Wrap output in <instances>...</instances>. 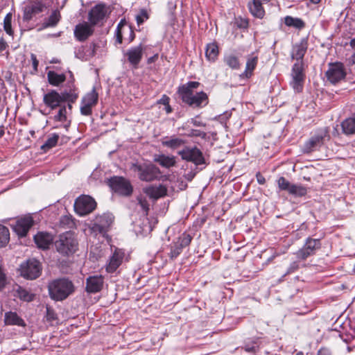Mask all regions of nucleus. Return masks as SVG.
Here are the masks:
<instances>
[{
	"instance_id": "obj_1",
	"label": "nucleus",
	"mask_w": 355,
	"mask_h": 355,
	"mask_svg": "<svg viewBox=\"0 0 355 355\" xmlns=\"http://www.w3.org/2000/svg\"><path fill=\"white\" fill-rule=\"evenodd\" d=\"M48 290L49 296L52 300L62 301L74 293L75 286L69 279L62 277L49 282Z\"/></svg>"
},
{
	"instance_id": "obj_2",
	"label": "nucleus",
	"mask_w": 355,
	"mask_h": 355,
	"mask_svg": "<svg viewBox=\"0 0 355 355\" xmlns=\"http://www.w3.org/2000/svg\"><path fill=\"white\" fill-rule=\"evenodd\" d=\"M131 169L137 173L138 178L143 182H153L159 180L161 171L153 164H132Z\"/></svg>"
},
{
	"instance_id": "obj_3",
	"label": "nucleus",
	"mask_w": 355,
	"mask_h": 355,
	"mask_svg": "<svg viewBox=\"0 0 355 355\" xmlns=\"http://www.w3.org/2000/svg\"><path fill=\"white\" fill-rule=\"evenodd\" d=\"M55 246L60 254L69 255L77 250L78 242L72 232H66L59 236L55 241Z\"/></svg>"
},
{
	"instance_id": "obj_4",
	"label": "nucleus",
	"mask_w": 355,
	"mask_h": 355,
	"mask_svg": "<svg viewBox=\"0 0 355 355\" xmlns=\"http://www.w3.org/2000/svg\"><path fill=\"white\" fill-rule=\"evenodd\" d=\"M328 129L324 128L320 129L304 143L302 151L304 153H310L313 151L318 150L324 143L325 140L329 139Z\"/></svg>"
},
{
	"instance_id": "obj_5",
	"label": "nucleus",
	"mask_w": 355,
	"mask_h": 355,
	"mask_svg": "<svg viewBox=\"0 0 355 355\" xmlns=\"http://www.w3.org/2000/svg\"><path fill=\"white\" fill-rule=\"evenodd\" d=\"M180 96L184 103L194 108L203 107L209 103L208 96L204 92L196 93L186 92L184 94Z\"/></svg>"
},
{
	"instance_id": "obj_6",
	"label": "nucleus",
	"mask_w": 355,
	"mask_h": 355,
	"mask_svg": "<svg viewBox=\"0 0 355 355\" xmlns=\"http://www.w3.org/2000/svg\"><path fill=\"white\" fill-rule=\"evenodd\" d=\"M280 191H286L294 197H303L307 193V188L300 184H291L284 177H280L277 181Z\"/></svg>"
},
{
	"instance_id": "obj_7",
	"label": "nucleus",
	"mask_w": 355,
	"mask_h": 355,
	"mask_svg": "<svg viewBox=\"0 0 355 355\" xmlns=\"http://www.w3.org/2000/svg\"><path fill=\"white\" fill-rule=\"evenodd\" d=\"M96 207V202L89 196H81L78 197L74 203V209L80 216H85L92 212Z\"/></svg>"
},
{
	"instance_id": "obj_8",
	"label": "nucleus",
	"mask_w": 355,
	"mask_h": 355,
	"mask_svg": "<svg viewBox=\"0 0 355 355\" xmlns=\"http://www.w3.org/2000/svg\"><path fill=\"white\" fill-rule=\"evenodd\" d=\"M320 248L321 243L319 239L309 237L306 239L302 248L296 252L297 258L306 260L309 257L314 255Z\"/></svg>"
},
{
	"instance_id": "obj_9",
	"label": "nucleus",
	"mask_w": 355,
	"mask_h": 355,
	"mask_svg": "<svg viewBox=\"0 0 355 355\" xmlns=\"http://www.w3.org/2000/svg\"><path fill=\"white\" fill-rule=\"evenodd\" d=\"M42 268L40 262L36 259H29L21 265L20 274L26 279H35L41 272Z\"/></svg>"
},
{
	"instance_id": "obj_10",
	"label": "nucleus",
	"mask_w": 355,
	"mask_h": 355,
	"mask_svg": "<svg viewBox=\"0 0 355 355\" xmlns=\"http://www.w3.org/2000/svg\"><path fill=\"white\" fill-rule=\"evenodd\" d=\"M291 85L295 92H301L304 82V73L302 62L295 63L291 71Z\"/></svg>"
},
{
	"instance_id": "obj_11",
	"label": "nucleus",
	"mask_w": 355,
	"mask_h": 355,
	"mask_svg": "<svg viewBox=\"0 0 355 355\" xmlns=\"http://www.w3.org/2000/svg\"><path fill=\"white\" fill-rule=\"evenodd\" d=\"M112 189L121 196H128L132 193V187L129 180L123 177H114L110 180Z\"/></svg>"
},
{
	"instance_id": "obj_12",
	"label": "nucleus",
	"mask_w": 355,
	"mask_h": 355,
	"mask_svg": "<svg viewBox=\"0 0 355 355\" xmlns=\"http://www.w3.org/2000/svg\"><path fill=\"white\" fill-rule=\"evenodd\" d=\"M114 218V216L110 213L96 216L94 220L92 230L101 234L106 233L112 225Z\"/></svg>"
},
{
	"instance_id": "obj_13",
	"label": "nucleus",
	"mask_w": 355,
	"mask_h": 355,
	"mask_svg": "<svg viewBox=\"0 0 355 355\" xmlns=\"http://www.w3.org/2000/svg\"><path fill=\"white\" fill-rule=\"evenodd\" d=\"M178 154L181 156L182 159L191 162L196 165L205 163V159L202 152L196 147H186L183 150H180Z\"/></svg>"
},
{
	"instance_id": "obj_14",
	"label": "nucleus",
	"mask_w": 355,
	"mask_h": 355,
	"mask_svg": "<svg viewBox=\"0 0 355 355\" xmlns=\"http://www.w3.org/2000/svg\"><path fill=\"white\" fill-rule=\"evenodd\" d=\"M326 76L328 80L332 84H336L343 80L346 76L343 64L338 62L331 64L326 72Z\"/></svg>"
},
{
	"instance_id": "obj_15",
	"label": "nucleus",
	"mask_w": 355,
	"mask_h": 355,
	"mask_svg": "<svg viewBox=\"0 0 355 355\" xmlns=\"http://www.w3.org/2000/svg\"><path fill=\"white\" fill-rule=\"evenodd\" d=\"M107 15V8L103 4H98L93 7L89 12L88 19L93 26L98 24Z\"/></svg>"
},
{
	"instance_id": "obj_16",
	"label": "nucleus",
	"mask_w": 355,
	"mask_h": 355,
	"mask_svg": "<svg viewBox=\"0 0 355 355\" xmlns=\"http://www.w3.org/2000/svg\"><path fill=\"white\" fill-rule=\"evenodd\" d=\"M33 225V220L31 216H26L18 219L13 225V230L21 237L25 236Z\"/></svg>"
},
{
	"instance_id": "obj_17",
	"label": "nucleus",
	"mask_w": 355,
	"mask_h": 355,
	"mask_svg": "<svg viewBox=\"0 0 355 355\" xmlns=\"http://www.w3.org/2000/svg\"><path fill=\"white\" fill-rule=\"evenodd\" d=\"M93 26V25L88 24L87 22L77 24L74 29V35L76 38L80 42L86 40L94 33V30Z\"/></svg>"
},
{
	"instance_id": "obj_18",
	"label": "nucleus",
	"mask_w": 355,
	"mask_h": 355,
	"mask_svg": "<svg viewBox=\"0 0 355 355\" xmlns=\"http://www.w3.org/2000/svg\"><path fill=\"white\" fill-rule=\"evenodd\" d=\"M143 191L150 198L157 200L167 195V187L163 184L150 185L143 189Z\"/></svg>"
},
{
	"instance_id": "obj_19",
	"label": "nucleus",
	"mask_w": 355,
	"mask_h": 355,
	"mask_svg": "<svg viewBox=\"0 0 355 355\" xmlns=\"http://www.w3.org/2000/svg\"><path fill=\"white\" fill-rule=\"evenodd\" d=\"M144 48L141 44L137 46L132 47L128 50L125 53V55L128 57L129 62L135 67L137 68L139 63L140 62Z\"/></svg>"
},
{
	"instance_id": "obj_20",
	"label": "nucleus",
	"mask_w": 355,
	"mask_h": 355,
	"mask_svg": "<svg viewBox=\"0 0 355 355\" xmlns=\"http://www.w3.org/2000/svg\"><path fill=\"white\" fill-rule=\"evenodd\" d=\"M103 286V278L101 275L90 276L86 280V291L96 293L101 291Z\"/></svg>"
},
{
	"instance_id": "obj_21",
	"label": "nucleus",
	"mask_w": 355,
	"mask_h": 355,
	"mask_svg": "<svg viewBox=\"0 0 355 355\" xmlns=\"http://www.w3.org/2000/svg\"><path fill=\"white\" fill-rule=\"evenodd\" d=\"M124 257V252L119 249H116L110 257L106 270L108 272H114L121 264Z\"/></svg>"
},
{
	"instance_id": "obj_22",
	"label": "nucleus",
	"mask_w": 355,
	"mask_h": 355,
	"mask_svg": "<svg viewBox=\"0 0 355 355\" xmlns=\"http://www.w3.org/2000/svg\"><path fill=\"white\" fill-rule=\"evenodd\" d=\"M308 48L307 40L303 38L299 43H296L293 46L291 51L292 59L297 60H302Z\"/></svg>"
},
{
	"instance_id": "obj_23",
	"label": "nucleus",
	"mask_w": 355,
	"mask_h": 355,
	"mask_svg": "<svg viewBox=\"0 0 355 355\" xmlns=\"http://www.w3.org/2000/svg\"><path fill=\"white\" fill-rule=\"evenodd\" d=\"M62 96L57 92L52 90L44 96L43 101L46 105L54 110L59 107L62 103Z\"/></svg>"
},
{
	"instance_id": "obj_24",
	"label": "nucleus",
	"mask_w": 355,
	"mask_h": 355,
	"mask_svg": "<svg viewBox=\"0 0 355 355\" xmlns=\"http://www.w3.org/2000/svg\"><path fill=\"white\" fill-rule=\"evenodd\" d=\"M35 244L39 248L48 249L53 241V236L47 232H38L34 236Z\"/></svg>"
},
{
	"instance_id": "obj_25",
	"label": "nucleus",
	"mask_w": 355,
	"mask_h": 355,
	"mask_svg": "<svg viewBox=\"0 0 355 355\" xmlns=\"http://www.w3.org/2000/svg\"><path fill=\"white\" fill-rule=\"evenodd\" d=\"M270 1V0H253L252 3H249L248 7L251 14L257 18L262 19L265 15V11L262 5Z\"/></svg>"
},
{
	"instance_id": "obj_26",
	"label": "nucleus",
	"mask_w": 355,
	"mask_h": 355,
	"mask_svg": "<svg viewBox=\"0 0 355 355\" xmlns=\"http://www.w3.org/2000/svg\"><path fill=\"white\" fill-rule=\"evenodd\" d=\"M44 6L41 2H35L28 6H26L24 10V18L30 20L34 15H36L43 11Z\"/></svg>"
},
{
	"instance_id": "obj_27",
	"label": "nucleus",
	"mask_w": 355,
	"mask_h": 355,
	"mask_svg": "<svg viewBox=\"0 0 355 355\" xmlns=\"http://www.w3.org/2000/svg\"><path fill=\"white\" fill-rule=\"evenodd\" d=\"M153 160L165 168L174 166L176 164L175 157L174 156L165 155L164 154L155 155Z\"/></svg>"
},
{
	"instance_id": "obj_28",
	"label": "nucleus",
	"mask_w": 355,
	"mask_h": 355,
	"mask_svg": "<svg viewBox=\"0 0 355 355\" xmlns=\"http://www.w3.org/2000/svg\"><path fill=\"white\" fill-rule=\"evenodd\" d=\"M342 130L345 135L355 134V113L344 120L341 123Z\"/></svg>"
},
{
	"instance_id": "obj_29",
	"label": "nucleus",
	"mask_w": 355,
	"mask_h": 355,
	"mask_svg": "<svg viewBox=\"0 0 355 355\" xmlns=\"http://www.w3.org/2000/svg\"><path fill=\"white\" fill-rule=\"evenodd\" d=\"M5 323L8 325H17L21 327L25 326L24 321L18 316L16 313L8 312L5 314Z\"/></svg>"
},
{
	"instance_id": "obj_30",
	"label": "nucleus",
	"mask_w": 355,
	"mask_h": 355,
	"mask_svg": "<svg viewBox=\"0 0 355 355\" xmlns=\"http://www.w3.org/2000/svg\"><path fill=\"white\" fill-rule=\"evenodd\" d=\"M258 62V58L257 56L249 55L247 58V62L245 71L241 74L242 77L250 78L252 71L255 69Z\"/></svg>"
},
{
	"instance_id": "obj_31",
	"label": "nucleus",
	"mask_w": 355,
	"mask_h": 355,
	"mask_svg": "<svg viewBox=\"0 0 355 355\" xmlns=\"http://www.w3.org/2000/svg\"><path fill=\"white\" fill-rule=\"evenodd\" d=\"M49 83L53 86H58L66 80V76L63 73H57L53 71H49L47 73Z\"/></svg>"
},
{
	"instance_id": "obj_32",
	"label": "nucleus",
	"mask_w": 355,
	"mask_h": 355,
	"mask_svg": "<svg viewBox=\"0 0 355 355\" xmlns=\"http://www.w3.org/2000/svg\"><path fill=\"white\" fill-rule=\"evenodd\" d=\"M60 11L58 10H53L51 15L43 23V26L44 28L55 26L60 21Z\"/></svg>"
},
{
	"instance_id": "obj_33",
	"label": "nucleus",
	"mask_w": 355,
	"mask_h": 355,
	"mask_svg": "<svg viewBox=\"0 0 355 355\" xmlns=\"http://www.w3.org/2000/svg\"><path fill=\"white\" fill-rule=\"evenodd\" d=\"M207 58L210 61H215L218 55V47L216 44H207L205 51Z\"/></svg>"
},
{
	"instance_id": "obj_34",
	"label": "nucleus",
	"mask_w": 355,
	"mask_h": 355,
	"mask_svg": "<svg viewBox=\"0 0 355 355\" xmlns=\"http://www.w3.org/2000/svg\"><path fill=\"white\" fill-rule=\"evenodd\" d=\"M98 101V94L94 89L87 94L82 99L83 103L94 107Z\"/></svg>"
},
{
	"instance_id": "obj_35",
	"label": "nucleus",
	"mask_w": 355,
	"mask_h": 355,
	"mask_svg": "<svg viewBox=\"0 0 355 355\" xmlns=\"http://www.w3.org/2000/svg\"><path fill=\"white\" fill-rule=\"evenodd\" d=\"M184 144V141L178 137H171L168 139L162 141V144L164 146L175 149L182 146Z\"/></svg>"
},
{
	"instance_id": "obj_36",
	"label": "nucleus",
	"mask_w": 355,
	"mask_h": 355,
	"mask_svg": "<svg viewBox=\"0 0 355 355\" xmlns=\"http://www.w3.org/2000/svg\"><path fill=\"white\" fill-rule=\"evenodd\" d=\"M225 63L232 69H238L240 68V62L239 58L234 55H227L224 57Z\"/></svg>"
},
{
	"instance_id": "obj_37",
	"label": "nucleus",
	"mask_w": 355,
	"mask_h": 355,
	"mask_svg": "<svg viewBox=\"0 0 355 355\" xmlns=\"http://www.w3.org/2000/svg\"><path fill=\"white\" fill-rule=\"evenodd\" d=\"M284 22L286 26L297 28H302L304 26V23L302 19L291 16H286L284 19Z\"/></svg>"
},
{
	"instance_id": "obj_38",
	"label": "nucleus",
	"mask_w": 355,
	"mask_h": 355,
	"mask_svg": "<svg viewBox=\"0 0 355 355\" xmlns=\"http://www.w3.org/2000/svg\"><path fill=\"white\" fill-rule=\"evenodd\" d=\"M200 85V83L196 81H190L187 84L182 85L179 87L178 93L180 95L184 94V92L189 93L193 92V89H196Z\"/></svg>"
},
{
	"instance_id": "obj_39",
	"label": "nucleus",
	"mask_w": 355,
	"mask_h": 355,
	"mask_svg": "<svg viewBox=\"0 0 355 355\" xmlns=\"http://www.w3.org/2000/svg\"><path fill=\"white\" fill-rule=\"evenodd\" d=\"M10 240V232L8 229L0 225V248L4 247Z\"/></svg>"
},
{
	"instance_id": "obj_40",
	"label": "nucleus",
	"mask_w": 355,
	"mask_h": 355,
	"mask_svg": "<svg viewBox=\"0 0 355 355\" xmlns=\"http://www.w3.org/2000/svg\"><path fill=\"white\" fill-rule=\"evenodd\" d=\"M17 296L22 300L31 302L33 300L34 295L26 289L19 287L17 290Z\"/></svg>"
},
{
	"instance_id": "obj_41",
	"label": "nucleus",
	"mask_w": 355,
	"mask_h": 355,
	"mask_svg": "<svg viewBox=\"0 0 355 355\" xmlns=\"http://www.w3.org/2000/svg\"><path fill=\"white\" fill-rule=\"evenodd\" d=\"M59 139V136L57 134H53L51 137L48 138L45 143L42 145V148L44 150L46 149H50L58 143Z\"/></svg>"
},
{
	"instance_id": "obj_42",
	"label": "nucleus",
	"mask_w": 355,
	"mask_h": 355,
	"mask_svg": "<svg viewBox=\"0 0 355 355\" xmlns=\"http://www.w3.org/2000/svg\"><path fill=\"white\" fill-rule=\"evenodd\" d=\"M62 96V103L68 101L69 103H73L78 98V95L73 92H62L60 94Z\"/></svg>"
},
{
	"instance_id": "obj_43",
	"label": "nucleus",
	"mask_w": 355,
	"mask_h": 355,
	"mask_svg": "<svg viewBox=\"0 0 355 355\" xmlns=\"http://www.w3.org/2000/svg\"><path fill=\"white\" fill-rule=\"evenodd\" d=\"M67 109L65 106L60 107L58 112L54 116V120L57 121H67Z\"/></svg>"
},
{
	"instance_id": "obj_44",
	"label": "nucleus",
	"mask_w": 355,
	"mask_h": 355,
	"mask_svg": "<svg viewBox=\"0 0 355 355\" xmlns=\"http://www.w3.org/2000/svg\"><path fill=\"white\" fill-rule=\"evenodd\" d=\"M12 16L10 14H7L3 20V28L5 31L9 35H12L13 32L11 26Z\"/></svg>"
},
{
	"instance_id": "obj_45",
	"label": "nucleus",
	"mask_w": 355,
	"mask_h": 355,
	"mask_svg": "<svg viewBox=\"0 0 355 355\" xmlns=\"http://www.w3.org/2000/svg\"><path fill=\"white\" fill-rule=\"evenodd\" d=\"M192 237L189 234H183L177 241L182 248L188 246L191 241Z\"/></svg>"
},
{
	"instance_id": "obj_46",
	"label": "nucleus",
	"mask_w": 355,
	"mask_h": 355,
	"mask_svg": "<svg viewBox=\"0 0 355 355\" xmlns=\"http://www.w3.org/2000/svg\"><path fill=\"white\" fill-rule=\"evenodd\" d=\"M183 248H182L178 242H175L173 245L171 247L170 257L171 259L176 258L182 250Z\"/></svg>"
},
{
	"instance_id": "obj_47",
	"label": "nucleus",
	"mask_w": 355,
	"mask_h": 355,
	"mask_svg": "<svg viewBox=\"0 0 355 355\" xmlns=\"http://www.w3.org/2000/svg\"><path fill=\"white\" fill-rule=\"evenodd\" d=\"M148 14L146 10L141 9L139 13L136 16V21L137 24L139 26L143 24L145 20L148 19Z\"/></svg>"
},
{
	"instance_id": "obj_48",
	"label": "nucleus",
	"mask_w": 355,
	"mask_h": 355,
	"mask_svg": "<svg viewBox=\"0 0 355 355\" xmlns=\"http://www.w3.org/2000/svg\"><path fill=\"white\" fill-rule=\"evenodd\" d=\"M137 200L142 210L145 212L146 215H147L149 210V204L148 201L146 198L142 197H138Z\"/></svg>"
},
{
	"instance_id": "obj_49",
	"label": "nucleus",
	"mask_w": 355,
	"mask_h": 355,
	"mask_svg": "<svg viewBox=\"0 0 355 355\" xmlns=\"http://www.w3.org/2000/svg\"><path fill=\"white\" fill-rule=\"evenodd\" d=\"M92 107L81 102L80 112L83 115L88 116L92 114Z\"/></svg>"
},
{
	"instance_id": "obj_50",
	"label": "nucleus",
	"mask_w": 355,
	"mask_h": 355,
	"mask_svg": "<svg viewBox=\"0 0 355 355\" xmlns=\"http://www.w3.org/2000/svg\"><path fill=\"white\" fill-rule=\"evenodd\" d=\"M8 47L7 42L3 37H0V51H3Z\"/></svg>"
},
{
	"instance_id": "obj_51",
	"label": "nucleus",
	"mask_w": 355,
	"mask_h": 355,
	"mask_svg": "<svg viewBox=\"0 0 355 355\" xmlns=\"http://www.w3.org/2000/svg\"><path fill=\"white\" fill-rule=\"evenodd\" d=\"M317 355H331V353L328 349L322 348L318 352Z\"/></svg>"
},
{
	"instance_id": "obj_52",
	"label": "nucleus",
	"mask_w": 355,
	"mask_h": 355,
	"mask_svg": "<svg viewBox=\"0 0 355 355\" xmlns=\"http://www.w3.org/2000/svg\"><path fill=\"white\" fill-rule=\"evenodd\" d=\"M256 177L259 184H263L266 182L265 178L262 175H261L260 173H257Z\"/></svg>"
},
{
	"instance_id": "obj_53",
	"label": "nucleus",
	"mask_w": 355,
	"mask_h": 355,
	"mask_svg": "<svg viewBox=\"0 0 355 355\" xmlns=\"http://www.w3.org/2000/svg\"><path fill=\"white\" fill-rule=\"evenodd\" d=\"M116 41L119 44L122 42V35L121 33V29H119V25H118L116 28Z\"/></svg>"
},
{
	"instance_id": "obj_54",
	"label": "nucleus",
	"mask_w": 355,
	"mask_h": 355,
	"mask_svg": "<svg viewBox=\"0 0 355 355\" xmlns=\"http://www.w3.org/2000/svg\"><path fill=\"white\" fill-rule=\"evenodd\" d=\"M190 135L204 137L205 135V133L200 132L199 130H193Z\"/></svg>"
},
{
	"instance_id": "obj_55",
	"label": "nucleus",
	"mask_w": 355,
	"mask_h": 355,
	"mask_svg": "<svg viewBox=\"0 0 355 355\" xmlns=\"http://www.w3.org/2000/svg\"><path fill=\"white\" fill-rule=\"evenodd\" d=\"M31 60L33 61V65L35 70H37V66H38V61L37 60V58L35 55L31 54Z\"/></svg>"
},
{
	"instance_id": "obj_56",
	"label": "nucleus",
	"mask_w": 355,
	"mask_h": 355,
	"mask_svg": "<svg viewBox=\"0 0 355 355\" xmlns=\"http://www.w3.org/2000/svg\"><path fill=\"white\" fill-rule=\"evenodd\" d=\"M237 26L239 28H247L248 26V22L245 19H241L240 23L238 24Z\"/></svg>"
},
{
	"instance_id": "obj_57",
	"label": "nucleus",
	"mask_w": 355,
	"mask_h": 355,
	"mask_svg": "<svg viewBox=\"0 0 355 355\" xmlns=\"http://www.w3.org/2000/svg\"><path fill=\"white\" fill-rule=\"evenodd\" d=\"M160 103L166 105L168 104L169 98L166 96H163L162 98L160 99Z\"/></svg>"
},
{
	"instance_id": "obj_58",
	"label": "nucleus",
	"mask_w": 355,
	"mask_h": 355,
	"mask_svg": "<svg viewBox=\"0 0 355 355\" xmlns=\"http://www.w3.org/2000/svg\"><path fill=\"white\" fill-rule=\"evenodd\" d=\"M47 317L49 319H53V312L49 308H46Z\"/></svg>"
},
{
	"instance_id": "obj_59",
	"label": "nucleus",
	"mask_w": 355,
	"mask_h": 355,
	"mask_svg": "<svg viewBox=\"0 0 355 355\" xmlns=\"http://www.w3.org/2000/svg\"><path fill=\"white\" fill-rule=\"evenodd\" d=\"M297 268V264L295 262H293L290 267L288 272L294 271Z\"/></svg>"
},
{
	"instance_id": "obj_60",
	"label": "nucleus",
	"mask_w": 355,
	"mask_h": 355,
	"mask_svg": "<svg viewBox=\"0 0 355 355\" xmlns=\"http://www.w3.org/2000/svg\"><path fill=\"white\" fill-rule=\"evenodd\" d=\"M157 55H155V56H153V57H151V58H148V63H150V62H153V61H154V59H155V58H157Z\"/></svg>"
},
{
	"instance_id": "obj_61",
	"label": "nucleus",
	"mask_w": 355,
	"mask_h": 355,
	"mask_svg": "<svg viewBox=\"0 0 355 355\" xmlns=\"http://www.w3.org/2000/svg\"><path fill=\"white\" fill-rule=\"evenodd\" d=\"M166 112L167 113H170L171 112V107H170V105L168 104L166 105Z\"/></svg>"
},
{
	"instance_id": "obj_62",
	"label": "nucleus",
	"mask_w": 355,
	"mask_h": 355,
	"mask_svg": "<svg viewBox=\"0 0 355 355\" xmlns=\"http://www.w3.org/2000/svg\"><path fill=\"white\" fill-rule=\"evenodd\" d=\"M313 3L317 4L320 2L321 0H310Z\"/></svg>"
},
{
	"instance_id": "obj_63",
	"label": "nucleus",
	"mask_w": 355,
	"mask_h": 355,
	"mask_svg": "<svg viewBox=\"0 0 355 355\" xmlns=\"http://www.w3.org/2000/svg\"><path fill=\"white\" fill-rule=\"evenodd\" d=\"M4 135V130L0 128V138Z\"/></svg>"
},
{
	"instance_id": "obj_64",
	"label": "nucleus",
	"mask_w": 355,
	"mask_h": 355,
	"mask_svg": "<svg viewBox=\"0 0 355 355\" xmlns=\"http://www.w3.org/2000/svg\"><path fill=\"white\" fill-rule=\"evenodd\" d=\"M69 125H70V121H69L67 124L64 125V128L66 129H67Z\"/></svg>"
}]
</instances>
